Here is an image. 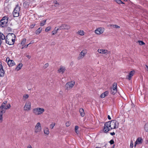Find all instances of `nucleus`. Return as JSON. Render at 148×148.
I'll return each mask as SVG.
<instances>
[{"label":"nucleus","instance_id":"1","mask_svg":"<svg viewBox=\"0 0 148 148\" xmlns=\"http://www.w3.org/2000/svg\"><path fill=\"white\" fill-rule=\"evenodd\" d=\"M45 111V109L42 108H34L32 112L36 115H39L42 114Z\"/></svg>","mask_w":148,"mask_h":148},{"label":"nucleus","instance_id":"2","mask_svg":"<svg viewBox=\"0 0 148 148\" xmlns=\"http://www.w3.org/2000/svg\"><path fill=\"white\" fill-rule=\"evenodd\" d=\"M108 122L111 125V128H110L111 129H115L118 128L119 123L118 121L115 120H113Z\"/></svg>","mask_w":148,"mask_h":148},{"label":"nucleus","instance_id":"3","mask_svg":"<svg viewBox=\"0 0 148 148\" xmlns=\"http://www.w3.org/2000/svg\"><path fill=\"white\" fill-rule=\"evenodd\" d=\"M20 8V6L18 4L16 5L13 12V14L14 17H17L19 16Z\"/></svg>","mask_w":148,"mask_h":148},{"label":"nucleus","instance_id":"4","mask_svg":"<svg viewBox=\"0 0 148 148\" xmlns=\"http://www.w3.org/2000/svg\"><path fill=\"white\" fill-rule=\"evenodd\" d=\"M8 22V18L6 17H4L0 21V26L3 27L5 26Z\"/></svg>","mask_w":148,"mask_h":148},{"label":"nucleus","instance_id":"5","mask_svg":"<svg viewBox=\"0 0 148 148\" xmlns=\"http://www.w3.org/2000/svg\"><path fill=\"white\" fill-rule=\"evenodd\" d=\"M41 130L42 128L40 123L39 122L38 123L35 127V133H38L41 131Z\"/></svg>","mask_w":148,"mask_h":148},{"label":"nucleus","instance_id":"6","mask_svg":"<svg viewBox=\"0 0 148 148\" xmlns=\"http://www.w3.org/2000/svg\"><path fill=\"white\" fill-rule=\"evenodd\" d=\"M111 125L109 124L108 121L106 123L104 124V127L103 128V131L105 132H107L111 130Z\"/></svg>","mask_w":148,"mask_h":148},{"label":"nucleus","instance_id":"7","mask_svg":"<svg viewBox=\"0 0 148 148\" xmlns=\"http://www.w3.org/2000/svg\"><path fill=\"white\" fill-rule=\"evenodd\" d=\"M75 82L74 81L69 82L67 83L66 84V88L69 90L72 88L75 84Z\"/></svg>","mask_w":148,"mask_h":148},{"label":"nucleus","instance_id":"8","mask_svg":"<svg viewBox=\"0 0 148 148\" xmlns=\"http://www.w3.org/2000/svg\"><path fill=\"white\" fill-rule=\"evenodd\" d=\"M31 108V103L29 101H27L23 108L24 110L25 111H29L30 110Z\"/></svg>","mask_w":148,"mask_h":148},{"label":"nucleus","instance_id":"9","mask_svg":"<svg viewBox=\"0 0 148 148\" xmlns=\"http://www.w3.org/2000/svg\"><path fill=\"white\" fill-rule=\"evenodd\" d=\"M87 53V50L86 49L83 50L79 54L77 59L79 60L84 58Z\"/></svg>","mask_w":148,"mask_h":148},{"label":"nucleus","instance_id":"10","mask_svg":"<svg viewBox=\"0 0 148 148\" xmlns=\"http://www.w3.org/2000/svg\"><path fill=\"white\" fill-rule=\"evenodd\" d=\"M6 61L10 67L12 66L15 65L14 61L12 60H10L9 58H7Z\"/></svg>","mask_w":148,"mask_h":148},{"label":"nucleus","instance_id":"11","mask_svg":"<svg viewBox=\"0 0 148 148\" xmlns=\"http://www.w3.org/2000/svg\"><path fill=\"white\" fill-rule=\"evenodd\" d=\"M5 71L3 69L1 62L0 61V77H3L4 75Z\"/></svg>","mask_w":148,"mask_h":148},{"label":"nucleus","instance_id":"12","mask_svg":"<svg viewBox=\"0 0 148 148\" xmlns=\"http://www.w3.org/2000/svg\"><path fill=\"white\" fill-rule=\"evenodd\" d=\"M70 27V26L69 25L65 24H62L61 25L59 26V28H60V29H69Z\"/></svg>","mask_w":148,"mask_h":148},{"label":"nucleus","instance_id":"13","mask_svg":"<svg viewBox=\"0 0 148 148\" xmlns=\"http://www.w3.org/2000/svg\"><path fill=\"white\" fill-rule=\"evenodd\" d=\"M104 31V29L102 27L98 28L95 31L96 34H100L103 33Z\"/></svg>","mask_w":148,"mask_h":148},{"label":"nucleus","instance_id":"14","mask_svg":"<svg viewBox=\"0 0 148 148\" xmlns=\"http://www.w3.org/2000/svg\"><path fill=\"white\" fill-rule=\"evenodd\" d=\"M66 70L65 67L62 66H60V68L58 70V72L63 74Z\"/></svg>","mask_w":148,"mask_h":148},{"label":"nucleus","instance_id":"15","mask_svg":"<svg viewBox=\"0 0 148 148\" xmlns=\"http://www.w3.org/2000/svg\"><path fill=\"white\" fill-rule=\"evenodd\" d=\"M117 84L116 83H114L112 84V87L111 89H112V90H114V93H116L117 92Z\"/></svg>","mask_w":148,"mask_h":148},{"label":"nucleus","instance_id":"16","mask_svg":"<svg viewBox=\"0 0 148 148\" xmlns=\"http://www.w3.org/2000/svg\"><path fill=\"white\" fill-rule=\"evenodd\" d=\"M97 51L99 53L103 54H107L108 52L107 50L103 49H98Z\"/></svg>","mask_w":148,"mask_h":148},{"label":"nucleus","instance_id":"17","mask_svg":"<svg viewBox=\"0 0 148 148\" xmlns=\"http://www.w3.org/2000/svg\"><path fill=\"white\" fill-rule=\"evenodd\" d=\"M134 72H135L134 71H130L129 73V75L127 76L126 78L129 80H130L131 79V77L133 76Z\"/></svg>","mask_w":148,"mask_h":148},{"label":"nucleus","instance_id":"18","mask_svg":"<svg viewBox=\"0 0 148 148\" xmlns=\"http://www.w3.org/2000/svg\"><path fill=\"white\" fill-rule=\"evenodd\" d=\"M1 110L0 111V121L1 122L3 120V113H4L5 112V110L3 109H1Z\"/></svg>","mask_w":148,"mask_h":148},{"label":"nucleus","instance_id":"19","mask_svg":"<svg viewBox=\"0 0 148 148\" xmlns=\"http://www.w3.org/2000/svg\"><path fill=\"white\" fill-rule=\"evenodd\" d=\"M143 141V140L141 138L139 137L136 139V143L138 144H141L142 143Z\"/></svg>","mask_w":148,"mask_h":148},{"label":"nucleus","instance_id":"20","mask_svg":"<svg viewBox=\"0 0 148 148\" xmlns=\"http://www.w3.org/2000/svg\"><path fill=\"white\" fill-rule=\"evenodd\" d=\"M108 94V91H106L102 94L100 96L101 98H104L106 96H107Z\"/></svg>","mask_w":148,"mask_h":148},{"label":"nucleus","instance_id":"21","mask_svg":"<svg viewBox=\"0 0 148 148\" xmlns=\"http://www.w3.org/2000/svg\"><path fill=\"white\" fill-rule=\"evenodd\" d=\"M79 112L81 116L83 117L84 116L85 113L84 112V110L82 108H80L79 109Z\"/></svg>","mask_w":148,"mask_h":148},{"label":"nucleus","instance_id":"22","mask_svg":"<svg viewBox=\"0 0 148 148\" xmlns=\"http://www.w3.org/2000/svg\"><path fill=\"white\" fill-rule=\"evenodd\" d=\"M44 131L45 134L48 135L49 133V129L47 127H45L44 129Z\"/></svg>","mask_w":148,"mask_h":148},{"label":"nucleus","instance_id":"23","mask_svg":"<svg viewBox=\"0 0 148 148\" xmlns=\"http://www.w3.org/2000/svg\"><path fill=\"white\" fill-rule=\"evenodd\" d=\"M23 64L21 63H20L18 65L16 68V70L18 71L20 70L22 68Z\"/></svg>","mask_w":148,"mask_h":148},{"label":"nucleus","instance_id":"24","mask_svg":"<svg viewBox=\"0 0 148 148\" xmlns=\"http://www.w3.org/2000/svg\"><path fill=\"white\" fill-rule=\"evenodd\" d=\"M11 107V105L10 103L8 104L7 105L6 104H5V107L3 108V109L7 110L10 108Z\"/></svg>","mask_w":148,"mask_h":148},{"label":"nucleus","instance_id":"25","mask_svg":"<svg viewBox=\"0 0 148 148\" xmlns=\"http://www.w3.org/2000/svg\"><path fill=\"white\" fill-rule=\"evenodd\" d=\"M77 34L81 36H83L84 34V31L80 30L77 32Z\"/></svg>","mask_w":148,"mask_h":148},{"label":"nucleus","instance_id":"26","mask_svg":"<svg viewBox=\"0 0 148 148\" xmlns=\"http://www.w3.org/2000/svg\"><path fill=\"white\" fill-rule=\"evenodd\" d=\"M42 30V28L41 27H39L37 30L36 31L35 33L36 34H38L41 32Z\"/></svg>","mask_w":148,"mask_h":148},{"label":"nucleus","instance_id":"27","mask_svg":"<svg viewBox=\"0 0 148 148\" xmlns=\"http://www.w3.org/2000/svg\"><path fill=\"white\" fill-rule=\"evenodd\" d=\"M110 26L111 27H112L113 28H119L120 27L119 26L116 25H110Z\"/></svg>","mask_w":148,"mask_h":148},{"label":"nucleus","instance_id":"28","mask_svg":"<svg viewBox=\"0 0 148 148\" xmlns=\"http://www.w3.org/2000/svg\"><path fill=\"white\" fill-rule=\"evenodd\" d=\"M7 103V101H5L3 102L2 103L1 105V106L0 109H3V108L5 107V104H6Z\"/></svg>","mask_w":148,"mask_h":148},{"label":"nucleus","instance_id":"29","mask_svg":"<svg viewBox=\"0 0 148 148\" xmlns=\"http://www.w3.org/2000/svg\"><path fill=\"white\" fill-rule=\"evenodd\" d=\"M144 129L146 132H148V123L145 124L144 126Z\"/></svg>","mask_w":148,"mask_h":148},{"label":"nucleus","instance_id":"30","mask_svg":"<svg viewBox=\"0 0 148 148\" xmlns=\"http://www.w3.org/2000/svg\"><path fill=\"white\" fill-rule=\"evenodd\" d=\"M46 21V20H44L42 22H41L40 23V25L41 26H43L45 24Z\"/></svg>","mask_w":148,"mask_h":148},{"label":"nucleus","instance_id":"31","mask_svg":"<svg viewBox=\"0 0 148 148\" xmlns=\"http://www.w3.org/2000/svg\"><path fill=\"white\" fill-rule=\"evenodd\" d=\"M26 39L25 38H24L22 40L21 43L22 46L25 45L26 43Z\"/></svg>","mask_w":148,"mask_h":148},{"label":"nucleus","instance_id":"32","mask_svg":"<svg viewBox=\"0 0 148 148\" xmlns=\"http://www.w3.org/2000/svg\"><path fill=\"white\" fill-rule=\"evenodd\" d=\"M55 125V123H52L50 125V127L51 129H53Z\"/></svg>","mask_w":148,"mask_h":148},{"label":"nucleus","instance_id":"33","mask_svg":"<svg viewBox=\"0 0 148 148\" xmlns=\"http://www.w3.org/2000/svg\"><path fill=\"white\" fill-rule=\"evenodd\" d=\"M116 2L119 4H124V3L121 0H116Z\"/></svg>","mask_w":148,"mask_h":148},{"label":"nucleus","instance_id":"34","mask_svg":"<svg viewBox=\"0 0 148 148\" xmlns=\"http://www.w3.org/2000/svg\"><path fill=\"white\" fill-rule=\"evenodd\" d=\"M29 96L28 94L25 95H24L23 98L24 100H26L28 98Z\"/></svg>","mask_w":148,"mask_h":148},{"label":"nucleus","instance_id":"35","mask_svg":"<svg viewBox=\"0 0 148 148\" xmlns=\"http://www.w3.org/2000/svg\"><path fill=\"white\" fill-rule=\"evenodd\" d=\"M53 3L55 4V6L57 7L59 5V4L57 2V1H53Z\"/></svg>","mask_w":148,"mask_h":148},{"label":"nucleus","instance_id":"36","mask_svg":"<svg viewBox=\"0 0 148 148\" xmlns=\"http://www.w3.org/2000/svg\"><path fill=\"white\" fill-rule=\"evenodd\" d=\"M138 42L139 43V44L140 45H145V43L144 42H143V41L141 40H139L138 41Z\"/></svg>","mask_w":148,"mask_h":148},{"label":"nucleus","instance_id":"37","mask_svg":"<svg viewBox=\"0 0 148 148\" xmlns=\"http://www.w3.org/2000/svg\"><path fill=\"white\" fill-rule=\"evenodd\" d=\"M78 126H76L75 127V132L77 133V132L78 131Z\"/></svg>","mask_w":148,"mask_h":148},{"label":"nucleus","instance_id":"38","mask_svg":"<svg viewBox=\"0 0 148 148\" xmlns=\"http://www.w3.org/2000/svg\"><path fill=\"white\" fill-rule=\"evenodd\" d=\"M9 40L8 39V40L7 39H5L6 43L8 44L9 45H12V44H11V42H9L8 41Z\"/></svg>","mask_w":148,"mask_h":148},{"label":"nucleus","instance_id":"39","mask_svg":"<svg viewBox=\"0 0 148 148\" xmlns=\"http://www.w3.org/2000/svg\"><path fill=\"white\" fill-rule=\"evenodd\" d=\"M51 29V27H47L46 28V29H45V31L46 32H47L49 31Z\"/></svg>","mask_w":148,"mask_h":148},{"label":"nucleus","instance_id":"40","mask_svg":"<svg viewBox=\"0 0 148 148\" xmlns=\"http://www.w3.org/2000/svg\"><path fill=\"white\" fill-rule=\"evenodd\" d=\"M133 142L132 140H131V141L130 144V147L131 148H132L133 147Z\"/></svg>","mask_w":148,"mask_h":148},{"label":"nucleus","instance_id":"41","mask_svg":"<svg viewBox=\"0 0 148 148\" xmlns=\"http://www.w3.org/2000/svg\"><path fill=\"white\" fill-rule=\"evenodd\" d=\"M49 66V64L48 63L45 64L43 66V68L44 69H46Z\"/></svg>","mask_w":148,"mask_h":148},{"label":"nucleus","instance_id":"42","mask_svg":"<svg viewBox=\"0 0 148 148\" xmlns=\"http://www.w3.org/2000/svg\"><path fill=\"white\" fill-rule=\"evenodd\" d=\"M36 24L35 23L33 24L30 26V27L32 28L36 25Z\"/></svg>","mask_w":148,"mask_h":148},{"label":"nucleus","instance_id":"43","mask_svg":"<svg viewBox=\"0 0 148 148\" xmlns=\"http://www.w3.org/2000/svg\"><path fill=\"white\" fill-rule=\"evenodd\" d=\"M109 143L111 145L113 144L114 143V141L113 140H111L110 141Z\"/></svg>","mask_w":148,"mask_h":148},{"label":"nucleus","instance_id":"44","mask_svg":"<svg viewBox=\"0 0 148 148\" xmlns=\"http://www.w3.org/2000/svg\"><path fill=\"white\" fill-rule=\"evenodd\" d=\"M11 40L12 41V42H11V44L12 45H13L14 43V41H15V39L12 38V39H11Z\"/></svg>","mask_w":148,"mask_h":148},{"label":"nucleus","instance_id":"45","mask_svg":"<svg viewBox=\"0 0 148 148\" xmlns=\"http://www.w3.org/2000/svg\"><path fill=\"white\" fill-rule=\"evenodd\" d=\"M57 33L56 32L55 30H53L52 32V35H54Z\"/></svg>","mask_w":148,"mask_h":148},{"label":"nucleus","instance_id":"46","mask_svg":"<svg viewBox=\"0 0 148 148\" xmlns=\"http://www.w3.org/2000/svg\"><path fill=\"white\" fill-rule=\"evenodd\" d=\"M29 44H27V45H25L22 48V49H23L24 48H27L28 46H29Z\"/></svg>","mask_w":148,"mask_h":148},{"label":"nucleus","instance_id":"47","mask_svg":"<svg viewBox=\"0 0 148 148\" xmlns=\"http://www.w3.org/2000/svg\"><path fill=\"white\" fill-rule=\"evenodd\" d=\"M110 93L113 95H114L116 93H114V90H112V89H111Z\"/></svg>","mask_w":148,"mask_h":148},{"label":"nucleus","instance_id":"48","mask_svg":"<svg viewBox=\"0 0 148 148\" xmlns=\"http://www.w3.org/2000/svg\"><path fill=\"white\" fill-rule=\"evenodd\" d=\"M66 126L67 127H68L69 126V123L68 122H67L66 123Z\"/></svg>","mask_w":148,"mask_h":148},{"label":"nucleus","instance_id":"49","mask_svg":"<svg viewBox=\"0 0 148 148\" xmlns=\"http://www.w3.org/2000/svg\"><path fill=\"white\" fill-rule=\"evenodd\" d=\"M110 134L112 136H113L115 134V133L114 132H111Z\"/></svg>","mask_w":148,"mask_h":148},{"label":"nucleus","instance_id":"50","mask_svg":"<svg viewBox=\"0 0 148 148\" xmlns=\"http://www.w3.org/2000/svg\"><path fill=\"white\" fill-rule=\"evenodd\" d=\"M108 119L109 120H111V117H110L109 115H108Z\"/></svg>","mask_w":148,"mask_h":148},{"label":"nucleus","instance_id":"51","mask_svg":"<svg viewBox=\"0 0 148 148\" xmlns=\"http://www.w3.org/2000/svg\"><path fill=\"white\" fill-rule=\"evenodd\" d=\"M34 43V41L32 40L29 43V45L31 44H33Z\"/></svg>","mask_w":148,"mask_h":148},{"label":"nucleus","instance_id":"52","mask_svg":"<svg viewBox=\"0 0 148 148\" xmlns=\"http://www.w3.org/2000/svg\"><path fill=\"white\" fill-rule=\"evenodd\" d=\"M58 29H56V30H55V31L57 33V32L58 31V30L59 29H60V28H59V26L58 27Z\"/></svg>","mask_w":148,"mask_h":148},{"label":"nucleus","instance_id":"53","mask_svg":"<svg viewBox=\"0 0 148 148\" xmlns=\"http://www.w3.org/2000/svg\"><path fill=\"white\" fill-rule=\"evenodd\" d=\"M26 57L29 59H30L31 58L30 56H29L27 55L26 56Z\"/></svg>","mask_w":148,"mask_h":148},{"label":"nucleus","instance_id":"54","mask_svg":"<svg viewBox=\"0 0 148 148\" xmlns=\"http://www.w3.org/2000/svg\"><path fill=\"white\" fill-rule=\"evenodd\" d=\"M145 66L147 68V69H146L148 71V66L147 65H145Z\"/></svg>","mask_w":148,"mask_h":148},{"label":"nucleus","instance_id":"55","mask_svg":"<svg viewBox=\"0 0 148 148\" xmlns=\"http://www.w3.org/2000/svg\"><path fill=\"white\" fill-rule=\"evenodd\" d=\"M27 147V148H32V147L30 145L28 146Z\"/></svg>","mask_w":148,"mask_h":148},{"label":"nucleus","instance_id":"56","mask_svg":"<svg viewBox=\"0 0 148 148\" xmlns=\"http://www.w3.org/2000/svg\"><path fill=\"white\" fill-rule=\"evenodd\" d=\"M137 144H138L137 143H136V142H135V143L134 145V147H136Z\"/></svg>","mask_w":148,"mask_h":148},{"label":"nucleus","instance_id":"57","mask_svg":"<svg viewBox=\"0 0 148 148\" xmlns=\"http://www.w3.org/2000/svg\"><path fill=\"white\" fill-rule=\"evenodd\" d=\"M55 42H52L51 45H55Z\"/></svg>","mask_w":148,"mask_h":148},{"label":"nucleus","instance_id":"58","mask_svg":"<svg viewBox=\"0 0 148 148\" xmlns=\"http://www.w3.org/2000/svg\"><path fill=\"white\" fill-rule=\"evenodd\" d=\"M96 148H101V147H96Z\"/></svg>","mask_w":148,"mask_h":148},{"label":"nucleus","instance_id":"59","mask_svg":"<svg viewBox=\"0 0 148 148\" xmlns=\"http://www.w3.org/2000/svg\"><path fill=\"white\" fill-rule=\"evenodd\" d=\"M114 145H113L112 148H114Z\"/></svg>","mask_w":148,"mask_h":148},{"label":"nucleus","instance_id":"60","mask_svg":"<svg viewBox=\"0 0 148 148\" xmlns=\"http://www.w3.org/2000/svg\"><path fill=\"white\" fill-rule=\"evenodd\" d=\"M56 27L55 28V29H56Z\"/></svg>","mask_w":148,"mask_h":148},{"label":"nucleus","instance_id":"61","mask_svg":"<svg viewBox=\"0 0 148 148\" xmlns=\"http://www.w3.org/2000/svg\"><path fill=\"white\" fill-rule=\"evenodd\" d=\"M13 34V35H14V36H15V35H14V34Z\"/></svg>","mask_w":148,"mask_h":148}]
</instances>
